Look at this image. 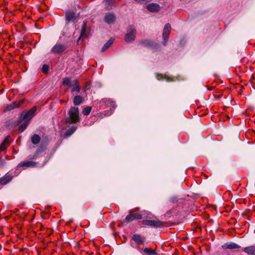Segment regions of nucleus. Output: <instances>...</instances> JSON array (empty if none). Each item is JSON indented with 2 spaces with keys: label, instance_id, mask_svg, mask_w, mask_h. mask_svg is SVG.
I'll return each mask as SVG.
<instances>
[{
  "label": "nucleus",
  "instance_id": "b1692460",
  "mask_svg": "<svg viewBox=\"0 0 255 255\" xmlns=\"http://www.w3.org/2000/svg\"><path fill=\"white\" fill-rule=\"evenodd\" d=\"M156 77L158 80H160L162 79H164L168 81H171L172 80V79L171 78L168 77V76H167L166 75H163L161 74H157Z\"/></svg>",
  "mask_w": 255,
  "mask_h": 255
},
{
  "label": "nucleus",
  "instance_id": "cd10ccee",
  "mask_svg": "<svg viewBox=\"0 0 255 255\" xmlns=\"http://www.w3.org/2000/svg\"><path fill=\"white\" fill-rule=\"evenodd\" d=\"M92 110L91 107H86L83 111L82 113L85 116H88L90 114Z\"/></svg>",
  "mask_w": 255,
  "mask_h": 255
},
{
  "label": "nucleus",
  "instance_id": "6e6552de",
  "mask_svg": "<svg viewBox=\"0 0 255 255\" xmlns=\"http://www.w3.org/2000/svg\"><path fill=\"white\" fill-rule=\"evenodd\" d=\"M142 218V215L138 213H132L131 211H129V214L126 217L125 221L127 223L130 222L136 219H141Z\"/></svg>",
  "mask_w": 255,
  "mask_h": 255
},
{
  "label": "nucleus",
  "instance_id": "a878e982",
  "mask_svg": "<svg viewBox=\"0 0 255 255\" xmlns=\"http://www.w3.org/2000/svg\"><path fill=\"white\" fill-rule=\"evenodd\" d=\"M29 122L24 121L22 125L19 128V130L20 132H23L27 127Z\"/></svg>",
  "mask_w": 255,
  "mask_h": 255
},
{
  "label": "nucleus",
  "instance_id": "dca6fc26",
  "mask_svg": "<svg viewBox=\"0 0 255 255\" xmlns=\"http://www.w3.org/2000/svg\"><path fill=\"white\" fill-rule=\"evenodd\" d=\"M77 127L75 126H72L70 128L66 130L65 132L64 136L65 137H68L72 135L76 130Z\"/></svg>",
  "mask_w": 255,
  "mask_h": 255
},
{
  "label": "nucleus",
  "instance_id": "7c9ffc66",
  "mask_svg": "<svg viewBox=\"0 0 255 255\" xmlns=\"http://www.w3.org/2000/svg\"><path fill=\"white\" fill-rule=\"evenodd\" d=\"M177 201H178V200H177V198L173 197L170 199L169 202H170L172 203H177Z\"/></svg>",
  "mask_w": 255,
  "mask_h": 255
},
{
  "label": "nucleus",
  "instance_id": "f3484780",
  "mask_svg": "<svg viewBox=\"0 0 255 255\" xmlns=\"http://www.w3.org/2000/svg\"><path fill=\"white\" fill-rule=\"evenodd\" d=\"M132 239L137 245H139L144 242V238L142 239L139 234L133 235Z\"/></svg>",
  "mask_w": 255,
  "mask_h": 255
},
{
  "label": "nucleus",
  "instance_id": "9b49d317",
  "mask_svg": "<svg viewBox=\"0 0 255 255\" xmlns=\"http://www.w3.org/2000/svg\"><path fill=\"white\" fill-rule=\"evenodd\" d=\"M37 164V162L32 161H24L21 162L19 164V167H35Z\"/></svg>",
  "mask_w": 255,
  "mask_h": 255
},
{
  "label": "nucleus",
  "instance_id": "a211bd4d",
  "mask_svg": "<svg viewBox=\"0 0 255 255\" xmlns=\"http://www.w3.org/2000/svg\"><path fill=\"white\" fill-rule=\"evenodd\" d=\"M243 251L249 255H255V246L245 248Z\"/></svg>",
  "mask_w": 255,
  "mask_h": 255
},
{
  "label": "nucleus",
  "instance_id": "423d86ee",
  "mask_svg": "<svg viewBox=\"0 0 255 255\" xmlns=\"http://www.w3.org/2000/svg\"><path fill=\"white\" fill-rule=\"evenodd\" d=\"M67 49V46L65 44L57 43L55 44L51 50L52 53L61 54Z\"/></svg>",
  "mask_w": 255,
  "mask_h": 255
},
{
  "label": "nucleus",
  "instance_id": "c85d7f7f",
  "mask_svg": "<svg viewBox=\"0 0 255 255\" xmlns=\"http://www.w3.org/2000/svg\"><path fill=\"white\" fill-rule=\"evenodd\" d=\"M42 70L43 72L46 73L49 70V66L46 64H44L42 66Z\"/></svg>",
  "mask_w": 255,
  "mask_h": 255
},
{
  "label": "nucleus",
  "instance_id": "aec40b11",
  "mask_svg": "<svg viewBox=\"0 0 255 255\" xmlns=\"http://www.w3.org/2000/svg\"><path fill=\"white\" fill-rule=\"evenodd\" d=\"M114 42V39L113 38H110L103 46L102 48L101 51L102 52L105 51L108 48H109L111 45L113 44Z\"/></svg>",
  "mask_w": 255,
  "mask_h": 255
},
{
  "label": "nucleus",
  "instance_id": "20e7f679",
  "mask_svg": "<svg viewBox=\"0 0 255 255\" xmlns=\"http://www.w3.org/2000/svg\"><path fill=\"white\" fill-rule=\"evenodd\" d=\"M144 225L151 227L154 228H161L163 226V222L159 220H143L142 222Z\"/></svg>",
  "mask_w": 255,
  "mask_h": 255
},
{
  "label": "nucleus",
  "instance_id": "f03ea898",
  "mask_svg": "<svg viewBox=\"0 0 255 255\" xmlns=\"http://www.w3.org/2000/svg\"><path fill=\"white\" fill-rule=\"evenodd\" d=\"M62 84L64 86H69L71 87V92H79L81 88L79 86V81L77 79H75L71 81L69 78L66 77L63 79Z\"/></svg>",
  "mask_w": 255,
  "mask_h": 255
},
{
  "label": "nucleus",
  "instance_id": "ddd939ff",
  "mask_svg": "<svg viewBox=\"0 0 255 255\" xmlns=\"http://www.w3.org/2000/svg\"><path fill=\"white\" fill-rule=\"evenodd\" d=\"M146 8L150 11L156 12L160 10V6L157 3H151L146 5Z\"/></svg>",
  "mask_w": 255,
  "mask_h": 255
},
{
  "label": "nucleus",
  "instance_id": "4468645a",
  "mask_svg": "<svg viewBox=\"0 0 255 255\" xmlns=\"http://www.w3.org/2000/svg\"><path fill=\"white\" fill-rule=\"evenodd\" d=\"M76 16L75 12L71 11H68L66 12V19L68 22L70 21H74Z\"/></svg>",
  "mask_w": 255,
  "mask_h": 255
},
{
  "label": "nucleus",
  "instance_id": "bb28decb",
  "mask_svg": "<svg viewBox=\"0 0 255 255\" xmlns=\"http://www.w3.org/2000/svg\"><path fill=\"white\" fill-rule=\"evenodd\" d=\"M101 101L102 102L106 103L107 104H110L113 107H115V103L113 101H112L110 99L104 98L102 99Z\"/></svg>",
  "mask_w": 255,
  "mask_h": 255
},
{
  "label": "nucleus",
  "instance_id": "39448f33",
  "mask_svg": "<svg viewBox=\"0 0 255 255\" xmlns=\"http://www.w3.org/2000/svg\"><path fill=\"white\" fill-rule=\"evenodd\" d=\"M136 29L133 25H130L128 27L127 33L125 36L126 41L130 42L133 41L135 37Z\"/></svg>",
  "mask_w": 255,
  "mask_h": 255
},
{
  "label": "nucleus",
  "instance_id": "6ab92c4d",
  "mask_svg": "<svg viewBox=\"0 0 255 255\" xmlns=\"http://www.w3.org/2000/svg\"><path fill=\"white\" fill-rule=\"evenodd\" d=\"M84 100L81 96H76L74 98L73 104L75 106H78L83 103Z\"/></svg>",
  "mask_w": 255,
  "mask_h": 255
},
{
  "label": "nucleus",
  "instance_id": "5701e85b",
  "mask_svg": "<svg viewBox=\"0 0 255 255\" xmlns=\"http://www.w3.org/2000/svg\"><path fill=\"white\" fill-rule=\"evenodd\" d=\"M143 252L147 255H156V253L155 250L151 248H145L143 249Z\"/></svg>",
  "mask_w": 255,
  "mask_h": 255
},
{
  "label": "nucleus",
  "instance_id": "c756f323",
  "mask_svg": "<svg viewBox=\"0 0 255 255\" xmlns=\"http://www.w3.org/2000/svg\"><path fill=\"white\" fill-rule=\"evenodd\" d=\"M136 2L141 3H146L148 2L151 1L152 0H134Z\"/></svg>",
  "mask_w": 255,
  "mask_h": 255
},
{
  "label": "nucleus",
  "instance_id": "412c9836",
  "mask_svg": "<svg viewBox=\"0 0 255 255\" xmlns=\"http://www.w3.org/2000/svg\"><path fill=\"white\" fill-rule=\"evenodd\" d=\"M41 138L39 135L37 134H33L31 138V140L33 144H37L39 143Z\"/></svg>",
  "mask_w": 255,
  "mask_h": 255
},
{
  "label": "nucleus",
  "instance_id": "2eb2a0df",
  "mask_svg": "<svg viewBox=\"0 0 255 255\" xmlns=\"http://www.w3.org/2000/svg\"><path fill=\"white\" fill-rule=\"evenodd\" d=\"M10 144V140L9 138L6 137L1 143L0 145V151H2L5 149Z\"/></svg>",
  "mask_w": 255,
  "mask_h": 255
},
{
  "label": "nucleus",
  "instance_id": "2f4dec72",
  "mask_svg": "<svg viewBox=\"0 0 255 255\" xmlns=\"http://www.w3.org/2000/svg\"><path fill=\"white\" fill-rule=\"evenodd\" d=\"M106 4H111L113 3V0H105Z\"/></svg>",
  "mask_w": 255,
  "mask_h": 255
},
{
  "label": "nucleus",
  "instance_id": "7ed1b4c3",
  "mask_svg": "<svg viewBox=\"0 0 255 255\" xmlns=\"http://www.w3.org/2000/svg\"><path fill=\"white\" fill-rule=\"evenodd\" d=\"M36 112V108L33 107L30 109L28 112L25 113H22L20 116L19 119L16 122L15 126H18L22 123L23 121H25L29 122L30 120L35 115Z\"/></svg>",
  "mask_w": 255,
  "mask_h": 255
},
{
  "label": "nucleus",
  "instance_id": "f8f14e48",
  "mask_svg": "<svg viewBox=\"0 0 255 255\" xmlns=\"http://www.w3.org/2000/svg\"><path fill=\"white\" fill-rule=\"evenodd\" d=\"M222 248L224 250L225 249H230V250H234V249H238L241 248V246H240L239 245L233 243V242H230V243H227L225 244L224 245L222 246Z\"/></svg>",
  "mask_w": 255,
  "mask_h": 255
},
{
  "label": "nucleus",
  "instance_id": "f257e3e1",
  "mask_svg": "<svg viewBox=\"0 0 255 255\" xmlns=\"http://www.w3.org/2000/svg\"><path fill=\"white\" fill-rule=\"evenodd\" d=\"M68 117L65 119L61 123H63L65 126L64 128L69 127L70 125L75 124L80 122V117L79 116V111L77 107H71L68 111Z\"/></svg>",
  "mask_w": 255,
  "mask_h": 255
},
{
  "label": "nucleus",
  "instance_id": "1a4fd4ad",
  "mask_svg": "<svg viewBox=\"0 0 255 255\" xmlns=\"http://www.w3.org/2000/svg\"><path fill=\"white\" fill-rule=\"evenodd\" d=\"M24 102V100L22 99L18 101L14 102L8 104L4 109V112L11 111L15 108L20 107Z\"/></svg>",
  "mask_w": 255,
  "mask_h": 255
},
{
  "label": "nucleus",
  "instance_id": "393cba45",
  "mask_svg": "<svg viewBox=\"0 0 255 255\" xmlns=\"http://www.w3.org/2000/svg\"><path fill=\"white\" fill-rule=\"evenodd\" d=\"M11 178L9 176H5L2 178H0V185H5L10 180Z\"/></svg>",
  "mask_w": 255,
  "mask_h": 255
},
{
  "label": "nucleus",
  "instance_id": "9d476101",
  "mask_svg": "<svg viewBox=\"0 0 255 255\" xmlns=\"http://www.w3.org/2000/svg\"><path fill=\"white\" fill-rule=\"evenodd\" d=\"M116 19L115 14L111 12L106 13L104 18V21L109 24L114 23Z\"/></svg>",
  "mask_w": 255,
  "mask_h": 255
},
{
  "label": "nucleus",
  "instance_id": "4be33fe9",
  "mask_svg": "<svg viewBox=\"0 0 255 255\" xmlns=\"http://www.w3.org/2000/svg\"><path fill=\"white\" fill-rule=\"evenodd\" d=\"M86 31H87L86 25V23H84L82 26V28L81 29V34H80V36L79 38L87 37L88 35L86 33Z\"/></svg>",
  "mask_w": 255,
  "mask_h": 255
},
{
  "label": "nucleus",
  "instance_id": "0eeeda50",
  "mask_svg": "<svg viewBox=\"0 0 255 255\" xmlns=\"http://www.w3.org/2000/svg\"><path fill=\"white\" fill-rule=\"evenodd\" d=\"M171 26L169 23H166L163 28L162 37L163 39V44L166 45L168 37L170 33Z\"/></svg>",
  "mask_w": 255,
  "mask_h": 255
}]
</instances>
